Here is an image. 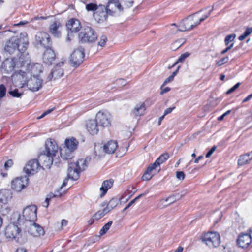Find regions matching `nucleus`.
Wrapping results in <instances>:
<instances>
[{
    "mask_svg": "<svg viewBox=\"0 0 252 252\" xmlns=\"http://www.w3.org/2000/svg\"><path fill=\"white\" fill-rule=\"evenodd\" d=\"M26 72L20 71L18 74L13 76V79L16 84V86L22 88L26 85L32 91H38L42 87L43 80L39 77L32 76L26 81Z\"/></svg>",
    "mask_w": 252,
    "mask_h": 252,
    "instance_id": "1",
    "label": "nucleus"
},
{
    "mask_svg": "<svg viewBox=\"0 0 252 252\" xmlns=\"http://www.w3.org/2000/svg\"><path fill=\"white\" fill-rule=\"evenodd\" d=\"M28 45V39L26 33H22L19 36L11 37L6 42L4 47L6 52L12 54L18 51L21 53L24 52Z\"/></svg>",
    "mask_w": 252,
    "mask_h": 252,
    "instance_id": "2",
    "label": "nucleus"
},
{
    "mask_svg": "<svg viewBox=\"0 0 252 252\" xmlns=\"http://www.w3.org/2000/svg\"><path fill=\"white\" fill-rule=\"evenodd\" d=\"M90 159V158L87 157L84 160L80 159L76 162L69 163L67 177L64 179L61 189L66 185L69 179L77 180L79 177L80 171L85 170L87 166V163Z\"/></svg>",
    "mask_w": 252,
    "mask_h": 252,
    "instance_id": "3",
    "label": "nucleus"
},
{
    "mask_svg": "<svg viewBox=\"0 0 252 252\" xmlns=\"http://www.w3.org/2000/svg\"><path fill=\"white\" fill-rule=\"evenodd\" d=\"M26 62L24 56L22 53L19 56L7 58L2 63L1 71L6 73H10L14 71L18 72L15 75L17 74L20 71H21L19 69L24 65ZM12 80L14 81L13 79Z\"/></svg>",
    "mask_w": 252,
    "mask_h": 252,
    "instance_id": "4",
    "label": "nucleus"
},
{
    "mask_svg": "<svg viewBox=\"0 0 252 252\" xmlns=\"http://www.w3.org/2000/svg\"><path fill=\"white\" fill-rule=\"evenodd\" d=\"M78 145V141L73 137L66 139L64 144L60 147V155L62 158L68 160L74 157V152Z\"/></svg>",
    "mask_w": 252,
    "mask_h": 252,
    "instance_id": "5",
    "label": "nucleus"
},
{
    "mask_svg": "<svg viewBox=\"0 0 252 252\" xmlns=\"http://www.w3.org/2000/svg\"><path fill=\"white\" fill-rule=\"evenodd\" d=\"M34 44L37 48L51 47L52 42L50 35L46 32H39L35 36Z\"/></svg>",
    "mask_w": 252,
    "mask_h": 252,
    "instance_id": "6",
    "label": "nucleus"
},
{
    "mask_svg": "<svg viewBox=\"0 0 252 252\" xmlns=\"http://www.w3.org/2000/svg\"><path fill=\"white\" fill-rule=\"evenodd\" d=\"M202 241L210 248H216L220 243V236L217 232H210L205 233L201 238Z\"/></svg>",
    "mask_w": 252,
    "mask_h": 252,
    "instance_id": "7",
    "label": "nucleus"
},
{
    "mask_svg": "<svg viewBox=\"0 0 252 252\" xmlns=\"http://www.w3.org/2000/svg\"><path fill=\"white\" fill-rule=\"evenodd\" d=\"M79 38L81 43L94 42L97 38L95 32L91 27H86L79 33Z\"/></svg>",
    "mask_w": 252,
    "mask_h": 252,
    "instance_id": "8",
    "label": "nucleus"
},
{
    "mask_svg": "<svg viewBox=\"0 0 252 252\" xmlns=\"http://www.w3.org/2000/svg\"><path fill=\"white\" fill-rule=\"evenodd\" d=\"M201 11L202 10L198 11L184 19L180 23L178 30L181 32L189 31L192 30L194 27L198 25V24L196 23L197 20L195 18L196 15Z\"/></svg>",
    "mask_w": 252,
    "mask_h": 252,
    "instance_id": "9",
    "label": "nucleus"
},
{
    "mask_svg": "<svg viewBox=\"0 0 252 252\" xmlns=\"http://www.w3.org/2000/svg\"><path fill=\"white\" fill-rule=\"evenodd\" d=\"M37 207L35 205H29L25 208L22 216L19 219H24L25 221L34 222L37 219Z\"/></svg>",
    "mask_w": 252,
    "mask_h": 252,
    "instance_id": "10",
    "label": "nucleus"
},
{
    "mask_svg": "<svg viewBox=\"0 0 252 252\" xmlns=\"http://www.w3.org/2000/svg\"><path fill=\"white\" fill-rule=\"evenodd\" d=\"M84 56V50L82 47L75 49L69 58L70 64L75 67L79 66L83 62Z\"/></svg>",
    "mask_w": 252,
    "mask_h": 252,
    "instance_id": "11",
    "label": "nucleus"
},
{
    "mask_svg": "<svg viewBox=\"0 0 252 252\" xmlns=\"http://www.w3.org/2000/svg\"><path fill=\"white\" fill-rule=\"evenodd\" d=\"M118 0H109L105 6L106 12L108 15H113L119 14L122 9Z\"/></svg>",
    "mask_w": 252,
    "mask_h": 252,
    "instance_id": "12",
    "label": "nucleus"
},
{
    "mask_svg": "<svg viewBox=\"0 0 252 252\" xmlns=\"http://www.w3.org/2000/svg\"><path fill=\"white\" fill-rule=\"evenodd\" d=\"M54 158L52 156L44 152L40 154L37 160L41 168L49 169L53 164Z\"/></svg>",
    "mask_w": 252,
    "mask_h": 252,
    "instance_id": "13",
    "label": "nucleus"
},
{
    "mask_svg": "<svg viewBox=\"0 0 252 252\" xmlns=\"http://www.w3.org/2000/svg\"><path fill=\"white\" fill-rule=\"evenodd\" d=\"M28 180L26 176L17 177L11 182V187L16 191H20L27 186Z\"/></svg>",
    "mask_w": 252,
    "mask_h": 252,
    "instance_id": "14",
    "label": "nucleus"
},
{
    "mask_svg": "<svg viewBox=\"0 0 252 252\" xmlns=\"http://www.w3.org/2000/svg\"><path fill=\"white\" fill-rule=\"evenodd\" d=\"M110 114L106 111H99L96 115V120L102 126H108L110 125Z\"/></svg>",
    "mask_w": 252,
    "mask_h": 252,
    "instance_id": "15",
    "label": "nucleus"
},
{
    "mask_svg": "<svg viewBox=\"0 0 252 252\" xmlns=\"http://www.w3.org/2000/svg\"><path fill=\"white\" fill-rule=\"evenodd\" d=\"M40 167H41L40 164L38 160L34 159L28 162L24 167V170L28 175H33L37 172Z\"/></svg>",
    "mask_w": 252,
    "mask_h": 252,
    "instance_id": "16",
    "label": "nucleus"
},
{
    "mask_svg": "<svg viewBox=\"0 0 252 252\" xmlns=\"http://www.w3.org/2000/svg\"><path fill=\"white\" fill-rule=\"evenodd\" d=\"M64 64V62L58 63L52 69L51 72L48 77V80L51 81L61 77L64 74V71L61 67Z\"/></svg>",
    "mask_w": 252,
    "mask_h": 252,
    "instance_id": "17",
    "label": "nucleus"
},
{
    "mask_svg": "<svg viewBox=\"0 0 252 252\" xmlns=\"http://www.w3.org/2000/svg\"><path fill=\"white\" fill-rule=\"evenodd\" d=\"M108 13L106 12L105 6L100 4V7L96 12L93 14V17L95 20L99 23H103L106 21Z\"/></svg>",
    "mask_w": 252,
    "mask_h": 252,
    "instance_id": "18",
    "label": "nucleus"
},
{
    "mask_svg": "<svg viewBox=\"0 0 252 252\" xmlns=\"http://www.w3.org/2000/svg\"><path fill=\"white\" fill-rule=\"evenodd\" d=\"M58 151V147L54 140L48 139L46 141L45 153L55 158Z\"/></svg>",
    "mask_w": 252,
    "mask_h": 252,
    "instance_id": "19",
    "label": "nucleus"
},
{
    "mask_svg": "<svg viewBox=\"0 0 252 252\" xmlns=\"http://www.w3.org/2000/svg\"><path fill=\"white\" fill-rule=\"evenodd\" d=\"M28 232L31 235L34 237L43 236L45 233L43 227L34 222L30 224L28 228Z\"/></svg>",
    "mask_w": 252,
    "mask_h": 252,
    "instance_id": "20",
    "label": "nucleus"
},
{
    "mask_svg": "<svg viewBox=\"0 0 252 252\" xmlns=\"http://www.w3.org/2000/svg\"><path fill=\"white\" fill-rule=\"evenodd\" d=\"M21 230L16 225H8L5 229V235L8 238L12 239L18 238L20 235Z\"/></svg>",
    "mask_w": 252,
    "mask_h": 252,
    "instance_id": "21",
    "label": "nucleus"
},
{
    "mask_svg": "<svg viewBox=\"0 0 252 252\" xmlns=\"http://www.w3.org/2000/svg\"><path fill=\"white\" fill-rule=\"evenodd\" d=\"M86 127L92 135L97 134L99 131L98 123L96 119L89 120L86 122Z\"/></svg>",
    "mask_w": 252,
    "mask_h": 252,
    "instance_id": "22",
    "label": "nucleus"
},
{
    "mask_svg": "<svg viewBox=\"0 0 252 252\" xmlns=\"http://www.w3.org/2000/svg\"><path fill=\"white\" fill-rule=\"evenodd\" d=\"M66 27L68 31L71 33L77 32L80 30L81 28V23L79 20L76 19H71L68 21Z\"/></svg>",
    "mask_w": 252,
    "mask_h": 252,
    "instance_id": "23",
    "label": "nucleus"
},
{
    "mask_svg": "<svg viewBox=\"0 0 252 252\" xmlns=\"http://www.w3.org/2000/svg\"><path fill=\"white\" fill-rule=\"evenodd\" d=\"M55 59V54L54 51L51 49V47L46 48L43 55L44 63L46 64L51 65Z\"/></svg>",
    "mask_w": 252,
    "mask_h": 252,
    "instance_id": "24",
    "label": "nucleus"
},
{
    "mask_svg": "<svg viewBox=\"0 0 252 252\" xmlns=\"http://www.w3.org/2000/svg\"><path fill=\"white\" fill-rule=\"evenodd\" d=\"M252 239L249 234H242L237 239V244L242 248H246L251 243Z\"/></svg>",
    "mask_w": 252,
    "mask_h": 252,
    "instance_id": "25",
    "label": "nucleus"
},
{
    "mask_svg": "<svg viewBox=\"0 0 252 252\" xmlns=\"http://www.w3.org/2000/svg\"><path fill=\"white\" fill-rule=\"evenodd\" d=\"M28 70L32 76L39 77V74L42 72V65L39 63H32L28 65Z\"/></svg>",
    "mask_w": 252,
    "mask_h": 252,
    "instance_id": "26",
    "label": "nucleus"
},
{
    "mask_svg": "<svg viewBox=\"0 0 252 252\" xmlns=\"http://www.w3.org/2000/svg\"><path fill=\"white\" fill-rule=\"evenodd\" d=\"M12 198V193L10 189H1L0 191V202L6 204Z\"/></svg>",
    "mask_w": 252,
    "mask_h": 252,
    "instance_id": "27",
    "label": "nucleus"
},
{
    "mask_svg": "<svg viewBox=\"0 0 252 252\" xmlns=\"http://www.w3.org/2000/svg\"><path fill=\"white\" fill-rule=\"evenodd\" d=\"M85 4V8L88 12H95L100 7V4L97 5L96 0H93L90 1L89 0H86L84 2Z\"/></svg>",
    "mask_w": 252,
    "mask_h": 252,
    "instance_id": "28",
    "label": "nucleus"
},
{
    "mask_svg": "<svg viewBox=\"0 0 252 252\" xmlns=\"http://www.w3.org/2000/svg\"><path fill=\"white\" fill-rule=\"evenodd\" d=\"M145 110L144 103H140L135 106L131 114L135 117L141 116L144 114Z\"/></svg>",
    "mask_w": 252,
    "mask_h": 252,
    "instance_id": "29",
    "label": "nucleus"
},
{
    "mask_svg": "<svg viewBox=\"0 0 252 252\" xmlns=\"http://www.w3.org/2000/svg\"><path fill=\"white\" fill-rule=\"evenodd\" d=\"M117 147V142L116 141L111 140L108 141L107 143L103 146V150L105 153L112 154L115 151Z\"/></svg>",
    "mask_w": 252,
    "mask_h": 252,
    "instance_id": "30",
    "label": "nucleus"
},
{
    "mask_svg": "<svg viewBox=\"0 0 252 252\" xmlns=\"http://www.w3.org/2000/svg\"><path fill=\"white\" fill-rule=\"evenodd\" d=\"M61 27V24L58 21L54 22L49 28L50 32L55 37H59L60 35V31L59 28Z\"/></svg>",
    "mask_w": 252,
    "mask_h": 252,
    "instance_id": "31",
    "label": "nucleus"
},
{
    "mask_svg": "<svg viewBox=\"0 0 252 252\" xmlns=\"http://www.w3.org/2000/svg\"><path fill=\"white\" fill-rule=\"evenodd\" d=\"M169 158V155L168 153H165L161 155L155 161L154 163L151 164V165L156 168L159 167L160 165L164 163Z\"/></svg>",
    "mask_w": 252,
    "mask_h": 252,
    "instance_id": "32",
    "label": "nucleus"
},
{
    "mask_svg": "<svg viewBox=\"0 0 252 252\" xmlns=\"http://www.w3.org/2000/svg\"><path fill=\"white\" fill-rule=\"evenodd\" d=\"M113 184V181L112 180L104 181L102 184L101 187L100 189L102 191V193L100 194V196L102 197L107 192L109 189L111 188Z\"/></svg>",
    "mask_w": 252,
    "mask_h": 252,
    "instance_id": "33",
    "label": "nucleus"
},
{
    "mask_svg": "<svg viewBox=\"0 0 252 252\" xmlns=\"http://www.w3.org/2000/svg\"><path fill=\"white\" fill-rule=\"evenodd\" d=\"M251 155H252V151L250 153L241 156L238 161V165L241 166L244 165L251 161L252 159V157L251 158H249V156Z\"/></svg>",
    "mask_w": 252,
    "mask_h": 252,
    "instance_id": "34",
    "label": "nucleus"
},
{
    "mask_svg": "<svg viewBox=\"0 0 252 252\" xmlns=\"http://www.w3.org/2000/svg\"><path fill=\"white\" fill-rule=\"evenodd\" d=\"M155 169H156V168L151 164L149 166L142 177V180L144 181H148L150 180L154 176V174H152V172Z\"/></svg>",
    "mask_w": 252,
    "mask_h": 252,
    "instance_id": "35",
    "label": "nucleus"
},
{
    "mask_svg": "<svg viewBox=\"0 0 252 252\" xmlns=\"http://www.w3.org/2000/svg\"><path fill=\"white\" fill-rule=\"evenodd\" d=\"M119 202L120 198H113L110 200L107 206L105 208L107 209L108 212H109L115 207H116L119 204Z\"/></svg>",
    "mask_w": 252,
    "mask_h": 252,
    "instance_id": "36",
    "label": "nucleus"
},
{
    "mask_svg": "<svg viewBox=\"0 0 252 252\" xmlns=\"http://www.w3.org/2000/svg\"><path fill=\"white\" fill-rule=\"evenodd\" d=\"M61 195H62V194L58 190L56 191L54 193H53L52 192L49 193L47 195V196L45 199V202L46 203V205H44V207H47L48 206L49 200L51 198H52L53 197H57V196L61 197Z\"/></svg>",
    "mask_w": 252,
    "mask_h": 252,
    "instance_id": "37",
    "label": "nucleus"
},
{
    "mask_svg": "<svg viewBox=\"0 0 252 252\" xmlns=\"http://www.w3.org/2000/svg\"><path fill=\"white\" fill-rule=\"evenodd\" d=\"M108 213L107 209L104 208L102 211H98L93 215L94 220H98Z\"/></svg>",
    "mask_w": 252,
    "mask_h": 252,
    "instance_id": "38",
    "label": "nucleus"
},
{
    "mask_svg": "<svg viewBox=\"0 0 252 252\" xmlns=\"http://www.w3.org/2000/svg\"><path fill=\"white\" fill-rule=\"evenodd\" d=\"M112 221H109L106 224H105L103 227L100 230L99 234L100 235H103L105 234L108 230L110 229L111 226L112 224Z\"/></svg>",
    "mask_w": 252,
    "mask_h": 252,
    "instance_id": "39",
    "label": "nucleus"
},
{
    "mask_svg": "<svg viewBox=\"0 0 252 252\" xmlns=\"http://www.w3.org/2000/svg\"><path fill=\"white\" fill-rule=\"evenodd\" d=\"M180 197L181 196L179 194L173 195L167 197L166 199L164 200V201L165 202L169 201V204H170L179 200L180 198ZM162 201H164V199H162Z\"/></svg>",
    "mask_w": 252,
    "mask_h": 252,
    "instance_id": "40",
    "label": "nucleus"
},
{
    "mask_svg": "<svg viewBox=\"0 0 252 252\" xmlns=\"http://www.w3.org/2000/svg\"><path fill=\"white\" fill-rule=\"evenodd\" d=\"M236 37L235 33H232L225 37L224 42L226 45H228L230 42H232Z\"/></svg>",
    "mask_w": 252,
    "mask_h": 252,
    "instance_id": "41",
    "label": "nucleus"
},
{
    "mask_svg": "<svg viewBox=\"0 0 252 252\" xmlns=\"http://www.w3.org/2000/svg\"><path fill=\"white\" fill-rule=\"evenodd\" d=\"M178 72V70H176V71H174L172 75H171L169 77H168L166 79V80L164 81L163 86L165 85L166 84L172 81L174 79V77L176 75Z\"/></svg>",
    "mask_w": 252,
    "mask_h": 252,
    "instance_id": "42",
    "label": "nucleus"
},
{
    "mask_svg": "<svg viewBox=\"0 0 252 252\" xmlns=\"http://www.w3.org/2000/svg\"><path fill=\"white\" fill-rule=\"evenodd\" d=\"M184 39H183L177 40L172 44V48L174 50L179 48L184 43Z\"/></svg>",
    "mask_w": 252,
    "mask_h": 252,
    "instance_id": "43",
    "label": "nucleus"
},
{
    "mask_svg": "<svg viewBox=\"0 0 252 252\" xmlns=\"http://www.w3.org/2000/svg\"><path fill=\"white\" fill-rule=\"evenodd\" d=\"M229 60V57L228 56L222 58L219 60L216 63L218 66H220L225 63H227Z\"/></svg>",
    "mask_w": 252,
    "mask_h": 252,
    "instance_id": "44",
    "label": "nucleus"
},
{
    "mask_svg": "<svg viewBox=\"0 0 252 252\" xmlns=\"http://www.w3.org/2000/svg\"><path fill=\"white\" fill-rule=\"evenodd\" d=\"M189 54L186 52L185 53H184L183 54H182L180 57L179 58H178V60L177 61V62L175 63V65L176 64L179 63H181V62H183L184 61V60L188 57H189Z\"/></svg>",
    "mask_w": 252,
    "mask_h": 252,
    "instance_id": "45",
    "label": "nucleus"
},
{
    "mask_svg": "<svg viewBox=\"0 0 252 252\" xmlns=\"http://www.w3.org/2000/svg\"><path fill=\"white\" fill-rule=\"evenodd\" d=\"M8 93L11 96L16 97H20L22 94L21 93H19L17 89H15L13 91H9Z\"/></svg>",
    "mask_w": 252,
    "mask_h": 252,
    "instance_id": "46",
    "label": "nucleus"
},
{
    "mask_svg": "<svg viewBox=\"0 0 252 252\" xmlns=\"http://www.w3.org/2000/svg\"><path fill=\"white\" fill-rule=\"evenodd\" d=\"M6 89L5 86L1 84L0 85V99L3 97L6 94Z\"/></svg>",
    "mask_w": 252,
    "mask_h": 252,
    "instance_id": "47",
    "label": "nucleus"
},
{
    "mask_svg": "<svg viewBox=\"0 0 252 252\" xmlns=\"http://www.w3.org/2000/svg\"><path fill=\"white\" fill-rule=\"evenodd\" d=\"M107 41V38L106 36L102 35L100 39V41L98 42V45L101 47H103L106 44Z\"/></svg>",
    "mask_w": 252,
    "mask_h": 252,
    "instance_id": "48",
    "label": "nucleus"
},
{
    "mask_svg": "<svg viewBox=\"0 0 252 252\" xmlns=\"http://www.w3.org/2000/svg\"><path fill=\"white\" fill-rule=\"evenodd\" d=\"M210 15V12H208L206 14H205L202 17L200 18H196L197 20V24L198 25L200 24V23L201 22H203L205 19L207 18Z\"/></svg>",
    "mask_w": 252,
    "mask_h": 252,
    "instance_id": "49",
    "label": "nucleus"
},
{
    "mask_svg": "<svg viewBox=\"0 0 252 252\" xmlns=\"http://www.w3.org/2000/svg\"><path fill=\"white\" fill-rule=\"evenodd\" d=\"M176 177L180 180H183L185 178V175L183 171H177L176 172Z\"/></svg>",
    "mask_w": 252,
    "mask_h": 252,
    "instance_id": "50",
    "label": "nucleus"
},
{
    "mask_svg": "<svg viewBox=\"0 0 252 252\" xmlns=\"http://www.w3.org/2000/svg\"><path fill=\"white\" fill-rule=\"evenodd\" d=\"M240 83H237L236 84H235L233 87L231 88L230 89H229L227 92V94H230L233 92L234 91H235L240 86Z\"/></svg>",
    "mask_w": 252,
    "mask_h": 252,
    "instance_id": "51",
    "label": "nucleus"
},
{
    "mask_svg": "<svg viewBox=\"0 0 252 252\" xmlns=\"http://www.w3.org/2000/svg\"><path fill=\"white\" fill-rule=\"evenodd\" d=\"M54 110V108H52V109H49L46 111H45L41 116H40L39 117H38L37 118L38 119H42L43 118V117H44L46 115L50 114V113H51L53 110Z\"/></svg>",
    "mask_w": 252,
    "mask_h": 252,
    "instance_id": "52",
    "label": "nucleus"
},
{
    "mask_svg": "<svg viewBox=\"0 0 252 252\" xmlns=\"http://www.w3.org/2000/svg\"><path fill=\"white\" fill-rule=\"evenodd\" d=\"M216 149V147L215 146H213L211 149L207 152V153L206 155V158L210 157L212 154L213 153V152L215 151Z\"/></svg>",
    "mask_w": 252,
    "mask_h": 252,
    "instance_id": "53",
    "label": "nucleus"
},
{
    "mask_svg": "<svg viewBox=\"0 0 252 252\" xmlns=\"http://www.w3.org/2000/svg\"><path fill=\"white\" fill-rule=\"evenodd\" d=\"M252 32V27H248L246 29L245 32L243 34L246 36V37L248 36Z\"/></svg>",
    "mask_w": 252,
    "mask_h": 252,
    "instance_id": "54",
    "label": "nucleus"
},
{
    "mask_svg": "<svg viewBox=\"0 0 252 252\" xmlns=\"http://www.w3.org/2000/svg\"><path fill=\"white\" fill-rule=\"evenodd\" d=\"M12 165H13V161L11 159H9L5 162V163L4 164V166H5V169H7L8 168L11 167Z\"/></svg>",
    "mask_w": 252,
    "mask_h": 252,
    "instance_id": "55",
    "label": "nucleus"
},
{
    "mask_svg": "<svg viewBox=\"0 0 252 252\" xmlns=\"http://www.w3.org/2000/svg\"><path fill=\"white\" fill-rule=\"evenodd\" d=\"M175 108V107H170L167 108L164 112V116H165L169 113H170Z\"/></svg>",
    "mask_w": 252,
    "mask_h": 252,
    "instance_id": "56",
    "label": "nucleus"
},
{
    "mask_svg": "<svg viewBox=\"0 0 252 252\" xmlns=\"http://www.w3.org/2000/svg\"><path fill=\"white\" fill-rule=\"evenodd\" d=\"M234 44L231 43L230 45H229L227 47H226L224 50L222 51L221 54H224L227 52H228L229 50H230L233 46Z\"/></svg>",
    "mask_w": 252,
    "mask_h": 252,
    "instance_id": "57",
    "label": "nucleus"
},
{
    "mask_svg": "<svg viewBox=\"0 0 252 252\" xmlns=\"http://www.w3.org/2000/svg\"><path fill=\"white\" fill-rule=\"evenodd\" d=\"M163 85H162V86L161 87V89L162 90H161V92H160V94H164V93H167V92H169V91L170 90V88L169 87H166V88H165L163 89V88H163Z\"/></svg>",
    "mask_w": 252,
    "mask_h": 252,
    "instance_id": "58",
    "label": "nucleus"
},
{
    "mask_svg": "<svg viewBox=\"0 0 252 252\" xmlns=\"http://www.w3.org/2000/svg\"><path fill=\"white\" fill-rule=\"evenodd\" d=\"M134 203V200H132L131 201H130V202L124 208V209L122 210V212H125Z\"/></svg>",
    "mask_w": 252,
    "mask_h": 252,
    "instance_id": "59",
    "label": "nucleus"
},
{
    "mask_svg": "<svg viewBox=\"0 0 252 252\" xmlns=\"http://www.w3.org/2000/svg\"><path fill=\"white\" fill-rule=\"evenodd\" d=\"M72 33H71L70 32L68 31V34H67V37H66V40L67 41H70L71 40V39H72V38L73 37Z\"/></svg>",
    "mask_w": 252,
    "mask_h": 252,
    "instance_id": "60",
    "label": "nucleus"
},
{
    "mask_svg": "<svg viewBox=\"0 0 252 252\" xmlns=\"http://www.w3.org/2000/svg\"><path fill=\"white\" fill-rule=\"evenodd\" d=\"M27 23H28V22L26 21H20V22L18 23L17 24H15L14 26H23Z\"/></svg>",
    "mask_w": 252,
    "mask_h": 252,
    "instance_id": "61",
    "label": "nucleus"
},
{
    "mask_svg": "<svg viewBox=\"0 0 252 252\" xmlns=\"http://www.w3.org/2000/svg\"><path fill=\"white\" fill-rule=\"evenodd\" d=\"M68 223V221L65 219H63L61 221V225L62 226H66Z\"/></svg>",
    "mask_w": 252,
    "mask_h": 252,
    "instance_id": "62",
    "label": "nucleus"
},
{
    "mask_svg": "<svg viewBox=\"0 0 252 252\" xmlns=\"http://www.w3.org/2000/svg\"><path fill=\"white\" fill-rule=\"evenodd\" d=\"M204 158V156L202 155L199 156L195 160H194V163H198L199 162V160H201Z\"/></svg>",
    "mask_w": 252,
    "mask_h": 252,
    "instance_id": "63",
    "label": "nucleus"
},
{
    "mask_svg": "<svg viewBox=\"0 0 252 252\" xmlns=\"http://www.w3.org/2000/svg\"><path fill=\"white\" fill-rule=\"evenodd\" d=\"M15 252H27V251L24 248H18L16 250Z\"/></svg>",
    "mask_w": 252,
    "mask_h": 252,
    "instance_id": "64",
    "label": "nucleus"
}]
</instances>
